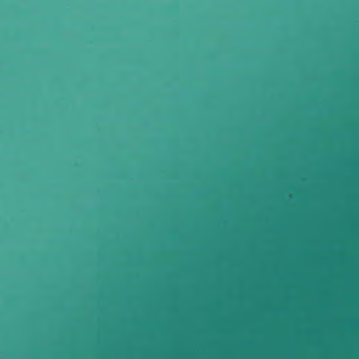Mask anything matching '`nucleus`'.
<instances>
[{"instance_id": "nucleus-1", "label": "nucleus", "mask_w": 359, "mask_h": 359, "mask_svg": "<svg viewBox=\"0 0 359 359\" xmlns=\"http://www.w3.org/2000/svg\"><path fill=\"white\" fill-rule=\"evenodd\" d=\"M307 229H359V226H307Z\"/></svg>"}, {"instance_id": "nucleus-2", "label": "nucleus", "mask_w": 359, "mask_h": 359, "mask_svg": "<svg viewBox=\"0 0 359 359\" xmlns=\"http://www.w3.org/2000/svg\"><path fill=\"white\" fill-rule=\"evenodd\" d=\"M308 224H359V222H308Z\"/></svg>"}]
</instances>
